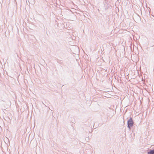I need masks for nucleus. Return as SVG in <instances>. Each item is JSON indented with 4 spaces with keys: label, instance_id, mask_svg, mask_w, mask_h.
<instances>
[{
    "label": "nucleus",
    "instance_id": "nucleus-1",
    "mask_svg": "<svg viewBox=\"0 0 154 154\" xmlns=\"http://www.w3.org/2000/svg\"><path fill=\"white\" fill-rule=\"evenodd\" d=\"M69 48L73 54L77 55H79V49L78 47L76 45H70L69 46Z\"/></svg>",
    "mask_w": 154,
    "mask_h": 154
},
{
    "label": "nucleus",
    "instance_id": "nucleus-2",
    "mask_svg": "<svg viewBox=\"0 0 154 154\" xmlns=\"http://www.w3.org/2000/svg\"><path fill=\"white\" fill-rule=\"evenodd\" d=\"M68 17H69L68 20L74 21L76 17L75 15L73 13L70 9H68Z\"/></svg>",
    "mask_w": 154,
    "mask_h": 154
},
{
    "label": "nucleus",
    "instance_id": "nucleus-3",
    "mask_svg": "<svg viewBox=\"0 0 154 154\" xmlns=\"http://www.w3.org/2000/svg\"><path fill=\"white\" fill-rule=\"evenodd\" d=\"M134 123V122L133 119L131 117L130 119L127 122V127L130 130L131 129V128L132 127Z\"/></svg>",
    "mask_w": 154,
    "mask_h": 154
},
{
    "label": "nucleus",
    "instance_id": "nucleus-4",
    "mask_svg": "<svg viewBox=\"0 0 154 154\" xmlns=\"http://www.w3.org/2000/svg\"><path fill=\"white\" fill-rule=\"evenodd\" d=\"M73 68L69 69V71L68 72L69 74V75L71 77H72L74 75V71H73Z\"/></svg>",
    "mask_w": 154,
    "mask_h": 154
},
{
    "label": "nucleus",
    "instance_id": "nucleus-5",
    "mask_svg": "<svg viewBox=\"0 0 154 154\" xmlns=\"http://www.w3.org/2000/svg\"><path fill=\"white\" fill-rule=\"evenodd\" d=\"M147 153V154H154V149L148 150Z\"/></svg>",
    "mask_w": 154,
    "mask_h": 154
},
{
    "label": "nucleus",
    "instance_id": "nucleus-6",
    "mask_svg": "<svg viewBox=\"0 0 154 154\" xmlns=\"http://www.w3.org/2000/svg\"><path fill=\"white\" fill-rule=\"evenodd\" d=\"M72 35H73L72 34H70L69 35H68V38L69 37V41L71 42V40H72L73 38H72L71 37L72 36Z\"/></svg>",
    "mask_w": 154,
    "mask_h": 154
},
{
    "label": "nucleus",
    "instance_id": "nucleus-7",
    "mask_svg": "<svg viewBox=\"0 0 154 154\" xmlns=\"http://www.w3.org/2000/svg\"><path fill=\"white\" fill-rule=\"evenodd\" d=\"M69 3H70L71 4H72V5L73 4V2H72L71 1H70V2H69Z\"/></svg>",
    "mask_w": 154,
    "mask_h": 154
},
{
    "label": "nucleus",
    "instance_id": "nucleus-8",
    "mask_svg": "<svg viewBox=\"0 0 154 154\" xmlns=\"http://www.w3.org/2000/svg\"><path fill=\"white\" fill-rule=\"evenodd\" d=\"M71 32H70L68 31V33H70L71 34H72V33L73 32L72 31H71Z\"/></svg>",
    "mask_w": 154,
    "mask_h": 154
},
{
    "label": "nucleus",
    "instance_id": "nucleus-9",
    "mask_svg": "<svg viewBox=\"0 0 154 154\" xmlns=\"http://www.w3.org/2000/svg\"><path fill=\"white\" fill-rule=\"evenodd\" d=\"M107 9V8H106H106H105V9Z\"/></svg>",
    "mask_w": 154,
    "mask_h": 154
},
{
    "label": "nucleus",
    "instance_id": "nucleus-10",
    "mask_svg": "<svg viewBox=\"0 0 154 154\" xmlns=\"http://www.w3.org/2000/svg\"><path fill=\"white\" fill-rule=\"evenodd\" d=\"M69 51V49H68V51Z\"/></svg>",
    "mask_w": 154,
    "mask_h": 154
},
{
    "label": "nucleus",
    "instance_id": "nucleus-11",
    "mask_svg": "<svg viewBox=\"0 0 154 154\" xmlns=\"http://www.w3.org/2000/svg\"><path fill=\"white\" fill-rule=\"evenodd\" d=\"M153 49H154V48H153Z\"/></svg>",
    "mask_w": 154,
    "mask_h": 154
}]
</instances>
